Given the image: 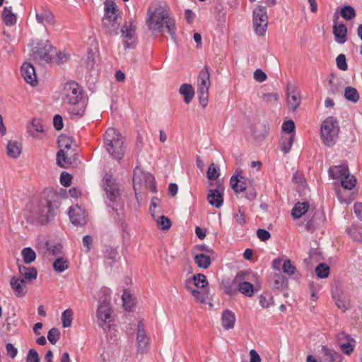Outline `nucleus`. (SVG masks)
Segmentation results:
<instances>
[{"label":"nucleus","mask_w":362,"mask_h":362,"mask_svg":"<svg viewBox=\"0 0 362 362\" xmlns=\"http://www.w3.org/2000/svg\"><path fill=\"white\" fill-rule=\"evenodd\" d=\"M234 219H235V222L240 226H243V224L245 223V222H246L245 215L243 211L241 210V209H238L237 213L235 214Z\"/></svg>","instance_id":"obj_59"},{"label":"nucleus","mask_w":362,"mask_h":362,"mask_svg":"<svg viewBox=\"0 0 362 362\" xmlns=\"http://www.w3.org/2000/svg\"><path fill=\"white\" fill-rule=\"evenodd\" d=\"M103 146L110 156L117 160L123 158L127 148L124 137L112 127L106 129L103 134Z\"/></svg>","instance_id":"obj_4"},{"label":"nucleus","mask_w":362,"mask_h":362,"mask_svg":"<svg viewBox=\"0 0 362 362\" xmlns=\"http://www.w3.org/2000/svg\"><path fill=\"white\" fill-rule=\"evenodd\" d=\"M69 216L71 223L76 226H83L88 221L86 211L78 205L70 207Z\"/></svg>","instance_id":"obj_16"},{"label":"nucleus","mask_w":362,"mask_h":362,"mask_svg":"<svg viewBox=\"0 0 362 362\" xmlns=\"http://www.w3.org/2000/svg\"><path fill=\"white\" fill-rule=\"evenodd\" d=\"M35 18L38 23L43 25H53L55 23L54 16L50 10L42 7L40 11H35Z\"/></svg>","instance_id":"obj_24"},{"label":"nucleus","mask_w":362,"mask_h":362,"mask_svg":"<svg viewBox=\"0 0 362 362\" xmlns=\"http://www.w3.org/2000/svg\"><path fill=\"white\" fill-rule=\"evenodd\" d=\"M10 286L17 297H22L28 291L25 279L17 276H13L10 279Z\"/></svg>","instance_id":"obj_22"},{"label":"nucleus","mask_w":362,"mask_h":362,"mask_svg":"<svg viewBox=\"0 0 362 362\" xmlns=\"http://www.w3.org/2000/svg\"><path fill=\"white\" fill-rule=\"evenodd\" d=\"M257 235L258 238L262 241H267L271 237V235L269 231H267V230H264V229H262V228H259L257 230Z\"/></svg>","instance_id":"obj_62"},{"label":"nucleus","mask_w":362,"mask_h":362,"mask_svg":"<svg viewBox=\"0 0 362 362\" xmlns=\"http://www.w3.org/2000/svg\"><path fill=\"white\" fill-rule=\"evenodd\" d=\"M300 91L293 87L288 86L287 88V105L288 108L295 111L300 105Z\"/></svg>","instance_id":"obj_23"},{"label":"nucleus","mask_w":362,"mask_h":362,"mask_svg":"<svg viewBox=\"0 0 362 362\" xmlns=\"http://www.w3.org/2000/svg\"><path fill=\"white\" fill-rule=\"evenodd\" d=\"M77 148L59 150L57 153V163L64 168L76 167L79 163Z\"/></svg>","instance_id":"obj_13"},{"label":"nucleus","mask_w":362,"mask_h":362,"mask_svg":"<svg viewBox=\"0 0 362 362\" xmlns=\"http://www.w3.org/2000/svg\"><path fill=\"white\" fill-rule=\"evenodd\" d=\"M73 177L66 172H62L60 175V182L64 187H69L71 184Z\"/></svg>","instance_id":"obj_58"},{"label":"nucleus","mask_w":362,"mask_h":362,"mask_svg":"<svg viewBox=\"0 0 362 362\" xmlns=\"http://www.w3.org/2000/svg\"><path fill=\"white\" fill-rule=\"evenodd\" d=\"M340 14L346 21L354 18L356 16L354 8L351 6H345L341 8Z\"/></svg>","instance_id":"obj_44"},{"label":"nucleus","mask_w":362,"mask_h":362,"mask_svg":"<svg viewBox=\"0 0 362 362\" xmlns=\"http://www.w3.org/2000/svg\"><path fill=\"white\" fill-rule=\"evenodd\" d=\"M337 338L342 352L346 355H350L354 351L355 341L350 339L349 336L344 332L339 333Z\"/></svg>","instance_id":"obj_25"},{"label":"nucleus","mask_w":362,"mask_h":362,"mask_svg":"<svg viewBox=\"0 0 362 362\" xmlns=\"http://www.w3.org/2000/svg\"><path fill=\"white\" fill-rule=\"evenodd\" d=\"M21 75L24 80L33 86L37 85V80L35 69L33 64L25 62L21 66Z\"/></svg>","instance_id":"obj_21"},{"label":"nucleus","mask_w":362,"mask_h":362,"mask_svg":"<svg viewBox=\"0 0 362 362\" xmlns=\"http://www.w3.org/2000/svg\"><path fill=\"white\" fill-rule=\"evenodd\" d=\"M105 16L103 18V25L107 32L112 35L119 34L120 12L114 2L105 4Z\"/></svg>","instance_id":"obj_7"},{"label":"nucleus","mask_w":362,"mask_h":362,"mask_svg":"<svg viewBox=\"0 0 362 362\" xmlns=\"http://www.w3.org/2000/svg\"><path fill=\"white\" fill-rule=\"evenodd\" d=\"M208 285L206 277L203 274H197L194 275L191 279L185 281V288L191 289L195 288L197 289H204Z\"/></svg>","instance_id":"obj_20"},{"label":"nucleus","mask_w":362,"mask_h":362,"mask_svg":"<svg viewBox=\"0 0 362 362\" xmlns=\"http://www.w3.org/2000/svg\"><path fill=\"white\" fill-rule=\"evenodd\" d=\"M19 277L25 279V282L31 281L37 278V272L34 267L18 265Z\"/></svg>","instance_id":"obj_27"},{"label":"nucleus","mask_w":362,"mask_h":362,"mask_svg":"<svg viewBox=\"0 0 362 362\" xmlns=\"http://www.w3.org/2000/svg\"><path fill=\"white\" fill-rule=\"evenodd\" d=\"M293 134L284 136L282 137V141L281 143V150L285 153H288L290 151V149L293 145Z\"/></svg>","instance_id":"obj_43"},{"label":"nucleus","mask_w":362,"mask_h":362,"mask_svg":"<svg viewBox=\"0 0 362 362\" xmlns=\"http://www.w3.org/2000/svg\"><path fill=\"white\" fill-rule=\"evenodd\" d=\"M62 197L52 189H45L33 203L31 217L42 224L47 223L57 215Z\"/></svg>","instance_id":"obj_1"},{"label":"nucleus","mask_w":362,"mask_h":362,"mask_svg":"<svg viewBox=\"0 0 362 362\" xmlns=\"http://www.w3.org/2000/svg\"><path fill=\"white\" fill-rule=\"evenodd\" d=\"M315 272L319 278H327L329 274V267L326 264L321 263L317 266Z\"/></svg>","instance_id":"obj_48"},{"label":"nucleus","mask_w":362,"mask_h":362,"mask_svg":"<svg viewBox=\"0 0 362 362\" xmlns=\"http://www.w3.org/2000/svg\"><path fill=\"white\" fill-rule=\"evenodd\" d=\"M309 204L307 202H298L291 211V215L294 218H299L308 210Z\"/></svg>","instance_id":"obj_34"},{"label":"nucleus","mask_w":362,"mask_h":362,"mask_svg":"<svg viewBox=\"0 0 362 362\" xmlns=\"http://www.w3.org/2000/svg\"><path fill=\"white\" fill-rule=\"evenodd\" d=\"M247 179L243 175V170L240 168L236 169L235 174L230 177V184L232 189L236 193L245 191L247 188Z\"/></svg>","instance_id":"obj_18"},{"label":"nucleus","mask_w":362,"mask_h":362,"mask_svg":"<svg viewBox=\"0 0 362 362\" xmlns=\"http://www.w3.org/2000/svg\"><path fill=\"white\" fill-rule=\"evenodd\" d=\"M46 129L45 122L40 118H33L26 124L27 133L33 138H38V133H43Z\"/></svg>","instance_id":"obj_19"},{"label":"nucleus","mask_w":362,"mask_h":362,"mask_svg":"<svg viewBox=\"0 0 362 362\" xmlns=\"http://www.w3.org/2000/svg\"><path fill=\"white\" fill-rule=\"evenodd\" d=\"M23 261L25 264H30L36 259L35 252L31 247H25L21 251Z\"/></svg>","instance_id":"obj_42"},{"label":"nucleus","mask_w":362,"mask_h":362,"mask_svg":"<svg viewBox=\"0 0 362 362\" xmlns=\"http://www.w3.org/2000/svg\"><path fill=\"white\" fill-rule=\"evenodd\" d=\"M62 95L64 103L71 106L69 111L71 115L78 117L84 115L88 99L83 98V90L78 83L71 81L64 83Z\"/></svg>","instance_id":"obj_3"},{"label":"nucleus","mask_w":362,"mask_h":362,"mask_svg":"<svg viewBox=\"0 0 362 362\" xmlns=\"http://www.w3.org/2000/svg\"><path fill=\"white\" fill-rule=\"evenodd\" d=\"M136 351L138 354H146L150 348V338L146 334L142 321H139L136 330Z\"/></svg>","instance_id":"obj_15"},{"label":"nucleus","mask_w":362,"mask_h":362,"mask_svg":"<svg viewBox=\"0 0 362 362\" xmlns=\"http://www.w3.org/2000/svg\"><path fill=\"white\" fill-rule=\"evenodd\" d=\"M135 31L136 25L132 20H130L121 28V36L123 38L124 46L126 49L135 47L136 43Z\"/></svg>","instance_id":"obj_14"},{"label":"nucleus","mask_w":362,"mask_h":362,"mask_svg":"<svg viewBox=\"0 0 362 362\" xmlns=\"http://www.w3.org/2000/svg\"><path fill=\"white\" fill-rule=\"evenodd\" d=\"M122 299L123 301V306L126 310H129L133 306L134 303V299L133 296L128 293L127 291H124L123 295L122 296Z\"/></svg>","instance_id":"obj_49"},{"label":"nucleus","mask_w":362,"mask_h":362,"mask_svg":"<svg viewBox=\"0 0 362 362\" xmlns=\"http://www.w3.org/2000/svg\"><path fill=\"white\" fill-rule=\"evenodd\" d=\"M238 291L243 295L251 297L254 293V286L247 281L240 282L238 285Z\"/></svg>","instance_id":"obj_38"},{"label":"nucleus","mask_w":362,"mask_h":362,"mask_svg":"<svg viewBox=\"0 0 362 362\" xmlns=\"http://www.w3.org/2000/svg\"><path fill=\"white\" fill-rule=\"evenodd\" d=\"M348 233L354 240L362 242V228L352 226Z\"/></svg>","instance_id":"obj_50"},{"label":"nucleus","mask_w":362,"mask_h":362,"mask_svg":"<svg viewBox=\"0 0 362 362\" xmlns=\"http://www.w3.org/2000/svg\"><path fill=\"white\" fill-rule=\"evenodd\" d=\"M112 313L110 303H100L97 310L96 316L98 325L104 332L115 336L117 329Z\"/></svg>","instance_id":"obj_6"},{"label":"nucleus","mask_w":362,"mask_h":362,"mask_svg":"<svg viewBox=\"0 0 362 362\" xmlns=\"http://www.w3.org/2000/svg\"><path fill=\"white\" fill-rule=\"evenodd\" d=\"M59 337L60 332L57 328L53 327L48 332L47 339L52 344H55L57 343Z\"/></svg>","instance_id":"obj_52"},{"label":"nucleus","mask_w":362,"mask_h":362,"mask_svg":"<svg viewBox=\"0 0 362 362\" xmlns=\"http://www.w3.org/2000/svg\"><path fill=\"white\" fill-rule=\"evenodd\" d=\"M59 150H66L69 148H77V145L72 137L65 134L59 136L58 139Z\"/></svg>","instance_id":"obj_31"},{"label":"nucleus","mask_w":362,"mask_h":362,"mask_svg":"<svg viewBox=\"0 0 362 362\" xmlns=\"http://www.w3.org/2000/svg\"><path fill=\"white\" fill-rule=\"evenodd\" d=\"M155 221L157 223V226L158 228L165 230H168L171 226L170 220L164 215L158 214L156 216V218H153Z\"/></svg>","instance_id":"obj_37"},{"label":"nucleus","mask_w":362,"mask_h":362,"mask_svg":"<svg viewBox=\"0 0 362 362\" xmlns=\"http://www.w3.org/2000/svg\"><path fill=\"white\" fill-rule=\"evenodd\" d=\"M187 290L198 302L204 303L206 301L208 296V292L206 291V288L204 289H201L200 291L195 288Z\"/></svg>","instance_id":"obj_41"},{"label":"nucleus","mask_w":362,"mask_h":362,"mask_svg":"<svg viewBox=\"0 0 362 362\" xmlns=\"http://www.w3.org/2000/svg\"><path fill=\"white\" fill-rule=\"evenodd\" d=\"M329 176L333 180H339L341 186L346 189H352L356 184V177L350 175L346 164L332 165L328 170Z\"/></svg>","instance_id":"obj_8"},{"label":"nucleus","mask_w":362,"mask_h":362,"mask_svg":"<svg viewBox=\"0 0 362 362\" xmlns=\"http://www.w3.org/2000/svg\"><path fill=\"white\" fill-rule=\"evenodd\" d=\"M30 57L40 63H51L56 48L48 40H35L30 43Z\"/></svg>","instance_id":"obj_5"},{"label":"nucleus","mask_w":362,"mask_h":362,"mask_svg":"<svg viewBox=\"0 0 362 362\" xmlns=\"http://www.w3.org/2000/svg\"><path fill=\"white\" fill-rule=\"evenodd\" d=\"M180 93L184 96V101L189 103L194 95V89L190 84L183 83L180 88Z\"/></svg>","instance_id":"obj_35"},{"label":"nucleus","mask_w":362,"mask_h":362,"mask_svg":"<svg viewBox=\"0 0 362 362\" xmlns=\"http://www.w3.org/2000/svg\"><path fill=\"white\" fill-rule=\"evenodd\" d=\"M282 269L284 273L290 276L294 274L296 272V267L291 263L290 259H286V261H284L282 266Z\"/></svg>","instance_id":"obj_54"},{"label":"nucleus","mask_w":362,"mask_h":362,"mask_svg":"<svg viewBox=\"0 0 362 362\" xmlns=\"http://www.w3.org/2000/svg\"><path fill=\"white\" fill-rule=\"evenodd\" d=\"M235 322V314L230 310H225L221 316V325L226 329H230L234 327Z\"/></svg>","instance_id":"obj_30"},{"label":"nucleus","mask_w":362,"mask_h":362,"mask_svg":"<svg viewBox=\"0 0 362 362\" xmlns=\"http://www.w3.org/2000/svg\"><path fill=\"white\" fill-rule=\"evenodd\" d=\"M334 39L339 44H344L346 41L347 28L343 23L334 24L333 26Z\"/></svg>","instance_id":"obj_28"},{"label":"nucleus","mask_w":362,"mask_h":362,"mask_svg":"<svg viewBox=\"0 0 362 362\" xmlns=\"http://www.w3.org/2000/svg\"><path fill=\"white\" fill-rule=\"evenodd\" d=\"M146 23L152 31H161L166 29L171 38L175 41V21L170 15L169 11L158 3L151 4L146 13Z\"/></svg>","instance_id":"obj_2"},{"label":"nucleus","mask_w":362,"mask_h":362,"mask_svg":"<svg viewBox=\"0 0 362 362\" xmlns=\"http://www.w3.org/2000/svg\"><path fill=\"white\" fill-rule=\"evenodd\" d=\"M154 180V177L152 174L143 172L140 168H136L134 170L133 176L134 189L136 194H137V191H140L143 188L155 192L156 185Z\"/></svg>","instance_id":"obj_10"},{"label":"nucleus","mask_w":362,"mask_h":362,"mask_svg":"<svg viewBox=\"0 0 362 362\" xmlns=\"http://www.w3.org/2000/svg\"><path fill=\"white\" fill-rule=\"evenodd\" d=\"M69 267V262L63 257H59L53 262V268L55 272L61 273L66 270Z\"/></svg>","instance_id":"obj_39"},{"label":"nucleus","mask_w":362,"mask_h":362,"mask_svg":"<svg viewBox=\"0 0 362 362\" xmlns=\"http://www.w3.org/2000/svg\"><path fill=\"white\" fill-rule=\"evenodd\" d=\"M263 100L267 103H276L279 100V95L276 93H268L263 95Z\"/></svg>","instance_id":"obj_61"},{"label":"nucleus","mask_w":362,"mask_h":362,"mask_svg":"<svg viewBox=\"0 0 362 362\" xmlns=\"http://www.w3.org/2000/svg\"><path fill=\"white\" fill-rule=\"evenodd\" d=\"M268 25L267 10L259 6L253 11V28L257 35L264 36Z\"/></svg>","instance_id":"obj_12"},{"label":"nucleus","mask_w":362,"mask_h":362,"mask_svg":"<svg viewBox=\"0 0 362 362\" xmlns=\"http://www.w3.org/2000/svg\"><path fill=\"white\" fill-rule=\"evenodd\" d=\"M207 200L211 206L220 208L223 202V193L218 189H211L207 195Z\"/></svg>","instance_id":"obj_29"},{"label":"nucleus","mask_w":362,"mask_h":362,"mask_svg":"<svg viewBox=\"0 0 362 362\" xmlns=\"http://www.w3.org/2000/svg\"><path fill=\"white\" fill-rule=\"evenodd\" d=\"M110 289L103 287L100 290L99 292V300L100 303H109L107 301L110 300Z\"/></svg>","instance_id":"obj_53"},{"label":"nucleus","mask_w":362,"mask_h":362,"mask_svg":"<svg viewBox=\"0 0 362 362\" xmlns=\"http://www.w3.org/2000/svg\"><path fill=\"white\" fill-rule=\"evenodd\" d=\"M282 129L287 133H292L295 129V124L293 120L284 122L282 124Z\"/></svg>","instance_id":"obj_63"},{"label":"nucleus","mask_w":362,"mask_h":362,"mask_svg":"<svg viewBox=\"0 0 362 362\" xmlns=\"http://www.w3.org/2000/svg\"><path fill=\"white\" fill-rule=\"evenodd\" d=\"M26 362H40L37 352L35 349H30L26 358Z\"/></svg>","instance_id":"obj_60"},{"label":"nucleus","mask_w":362,"mask_h":362,"mask_svg":"<svg viewBox=\"0 0 362 362\" xmlns=\"http://www.w3.org/2000/svg\"><path fill=\"white\" fill-rule=\"evenodd\" d=\"M339 127L337 119L333 117H327L321 125V139L327 146H333L337 139Z\"/></svg>","instance_id":"obj_9"},{"label":"nucleus","mask_w":362,"mask_h":362,"mask_svg":"<svg viewBox=\"0 0 362 362\" xmlns=\"http://www.w3.org/2000/svg\"><path fill=\"white\" fill-rule=\"evenodd\" d=\"M73 310L70 308L64 310L62 315V325L64 327H69L71 325Z\"/></svg>","instance_id":"obj_47"},{"label":"nucleus","mask_w":362,"mask_h":362,"mask_svg":"<svg viewBox=\"0 0 362 362\" xmlns=\"http://www.w3.org/2000/svg\"><path fill=\"white\" fill-rule=\"evenodd\" d=\"M69 58V55L64 52H58L56 49V55L53 57L51 63L61 64L66 62Z\"/></svg>","instance_id":"obj_55"},{"label":"nucleus","mask_w":362,"mask_h":362,"mask_svg":"<svg viewBox=\"0 0 362 362\" xmlns=\"http://www.w3.org/2000/svg\"><path fill=\"white\" fill-rule=\"evenodd\" d=\"M344 97L346 100L356 103L359 99V95L356 88L346 87L344 91Z\"/></svg>","instance_id":"obj_45"},{"label":"nucleus","mask_w":362,"mask_h":362,"mask_svg":"<svg viewBox=\"0 0 362 362\" xmlns=\"http://www.w3.org/2000/svg\"><path fill=\"white\" fill-rule=\"evenodd\" d=\"M322 352L324 355L325 360L330 362H341L342 357L339 353L328 349L326 346H322Z\"/></svg>","instance_id":"obj_33"},{"label":"nucleus","mask_w":362,"mask_h":362,"mask_svg":"<svg viewBox=\"0 0 362 362\" xmlns=\"http://www.w3.org/2000/svg\"><path fill=\"white\" fill-rule=\"evenodd\" d=\"M211 85L210 75L209 68L204 66L198 76L197 78V93L199 103L202 107H206L208 104L209 89Z\"/></svg>","instance_id":"obj_11"},{"label":"nucleus","mask_w":362,"mask_h":362,"mask_svg":"<svg viewBox=\"0 0 362 362\" xmlns=\"http://www.w3.org/2000/svg\"><path fill=\"white\" fill-rule=\"evenodd\" d=\"M44 247L53 255H57L62 252V245L59 243L50 246L49 243L47 241L44 244Z\"/></svg>","instance_id":"obj_51"},{"label":"nucleus","mask_w":362,"mask_h":362,"mask_svg":"<svg viewBox=\"0 0 362 362\" xmlns=\"http://www.w3.org/2000/svg\"><path fill=\"white\" fill-rule=\"evenodd\" d=\"M218 170V168L212 163L208 168L207 177L211 180L217 179L219 176Z\"/></svg>","instance_id":"obj_56"},{"label":"nucleus","mask_w":362,"mask_h":362,"mask_svg":"<svg viewBox=\"0 0 362 362\" xmlns=\"http://www.w3.org/2000/svg\"><path fill=\"white\" fill-rule=\"evenodd\" d=\"M337 67L342 71H346L348 69V66L346 61V57L344 54H340L336 59Z\"/></svg>","instance_id":"obj_57"},{"label":"nucleus","mask_w":362,"mask_h":362,"mask_svg":"<svg viewBox=\"0 0 362 362\" xmlns=\"http://www.w3.org/2000/svg\"><path fill=\"white\" fill-rule=\"evenodd\" d=\"M259 302L262 308H267L274 304L272 295L269 292H263L259 297Z\"/></svg>","instance_id":"obj_40"},{"label":"nucleus","mask_w":362,"mask_h":362,"mask_svg":"<svg viewBox=\"0 0 362 362\" xmlns=\"http://www.w3.org/2000/svg\"><path fill=\"white\" fill-rule=\"evenodd\" d=\"M149 211L153 218H156V216L160 214V200L158 197L152 198L149 207Z\"/></svg>","instance_id":"obj_46"},{"label":"nucleus","mask_w":362,"mask_h":362,"mask_svg":"<svg viewBox=\"0 0 362 362\" xmlns=\"http://www.w3.org/2000/svg\"><path fill=\"white\" fill-rule=\"evenodd\" d=\"M2 18L8 26H12L16 23L17 16L13 13L11 6L4 7L2 12Z\"/></svg>","instance_id":"obj_32"},{"label":"nucleus","mask_w":362,"mask_h":362,"mask_svg":"<svg viewBox=\"0 0 362 362\" xmlns=\"http://www.w3.org/2000/svg\"><path fill=\"white\" fill-rule=\"evenodd\" d=\"M194 262L200 268L207 269L211 263L209 256L204 254H196L194 257Z\"/></svg>","instance_id":"obj_36"},{"label":"nucleus","mask_w":362,"mask_h":362,"mask_svg":"<svg viewBox=\"0 0 362 362\" xmlns=\"http://www.w3.org/2000/svg\"><path fill=\"white\" fill-rule=\"evenodd\" d=\"M104 187L107 197L111 201H116L120 196L119 188L115 180L110 175H105L104 177Z\"/></svg>","instance_id":"obj_17"},{"label":"nucleus","mask_w":362,"mask_h":362,"mask_svg":"<svg viewBox=\"0 0 362 362\" xmlns=\"http://www.w3.org/2000/svg\"><path fill=\"white\" fill-rule=\"evenodd\" d=\"M22 144L18 141L10 140L6 146L7 156L13 159H16L22 153Z\"/></svg>","instance_id":"obj_26"},{"label":"nucleus","mask_w":362,"mask_h":362,"mask_svg":"<svg viewBox=\"0 0 362 362\" xmlns=\"http://www.w3.org/2000/svg\"><path fill=\"white\" fill-rule=\"evenodd\" d=\"M6 349L7 355L12 358H15L18 354V349L11 343L6 344Z\"/></svg>","instance_id":"obj_64"}]
</instances>
